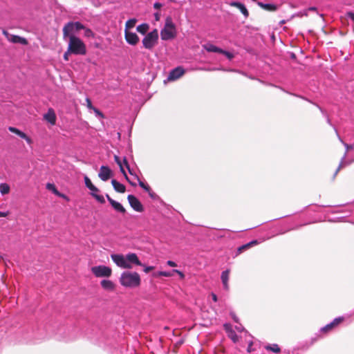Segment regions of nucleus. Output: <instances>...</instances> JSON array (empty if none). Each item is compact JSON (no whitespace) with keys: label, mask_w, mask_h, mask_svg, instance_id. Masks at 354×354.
<instances>
[{"label":"nucleus","mask_w":354,"mask_h":354,"mask_svg":"<svg viewBox=\"0 0 354 354\" xmlns=\"http://www.w3.org/2000/svg\"><path fill=\"white\" fill-rule=\"evenodd\" d=\"M93 111L96 113V115L100 116L101 118L104 117L102 113L99 109L95 108V109H93Z\"/></svg>","instance_id":"nucleus-41"},{"label":"nucleus","mask_w":354,"mask_h":354,"mask_svg":"<svg viewBox=\"0 0 354 354\" xmlns=\"http://www.w3.org/2000/svg\"><path fill=\"white\" fill-rule=\"evenodd\" d=\"M177 31L176 25L170 16L167 17L163 28L160 31V37L162 40L167 41L173 39L176 37Z\"/></svg>","instance_id":"nucleus-3"},{"label":"nucleus","mask_w":354,"mask_h":354,"mask_svg":"<svg viewBox=\"0 0 354 354\" xmlns=\"http://www.w3.org/2000/svg\"><path fill=\"white\" fill-rule=\"evenodd\" d=\"M259 242L257 240H253L245 245H243L237 248L236 257L241 254L242 252H243L245 250L250 248L252 246L258 245Z\"/></svg>","instance_id":"nucleus-18"},{"label":"nucleus","mask_w":354,"mask_h":354,"mask_svg":"<svg viewBox=\"0 0 354 354\" xmlns=\"http://www.w3.org/2000/svg\"><path fill=\"white\" fill-rule=\"evenodd\" d=\"M252 345H253L252 342H250L249 343L248 346V348H247V351H248V353H251V352L253 351V349H252Z\"/></svg>","instance_id":"nucleus-42"},{"label":"nucleus","mask_w":354,"mask_h":354,"mask_svg":"<svg viewBox=\"0 0 354 354\" xmlns=\"http://www.w3.org/2000/svg\"><path fill=\"white\" fill-rule=\"evenodd\" d=\"M2 33L9 41L13 44H21L23 45H27L28 44V41L26 38L10 34L6 30H3Z\"/></svg>","instance_id":"nucleus-8"},{"label":"nucleus","mask_w":354,"mask_h":354,"mask_svg":"<svg viewBox=\"0 0 354 354\" xmlns=\"http://www.w3.org/2000/svg\"><path fill=\"white\" fill-rule=\"evenodd\" d=\"M84 182H85L86 186L88 189L93 185V184L92 183L91 180H90V178L87 176H84Z\"/></svg>","instance_id":"nucleus-34"},{"label":"nucleus","mask_w":354,"mask_h":354,"mask_svg":"<svg viewBox=\"0 0 354 354\" xmlns=\"http://www.w3.org/2000/svg\"><path fill=\"white\" fill-rule=\"evenodd\" d=\"M8 130L10 132H12V133H14L17 134L20 138L24 139L28 144H31L32 143L31 138L30 137H28L25 133H24L21 131H20L19 129H17L15 127H10L8 128Z\"/></svg>","instance_id":"nucleus-15"},{"label":"nucleus","mask_w":354,"mask_h":354,"mask_svg":"<svg viewBox=\"0 0 354 354\" xmlns=\"http://www.w3.org/2000/svg\"><path fill=\"white\" fill-rule=\"evenodd\" d=\"M265 348L267 351H272L274 353H279L281 352L280 347L278 346V344H276L267 345L265 346Z\"/></svg>","instance_id":"nucleus-26"},{"label":"nucleus","mask_w":354,"mask_h":354,"mask_svg":"<svg viewBox=\"0 0 354 354\" xmlns=\"http://www.w3.org/2000/svg\"><path fill=\"white\" fill-rule=\"evenodd\" d=\"M238 330L241 331L243 329L241 327L236 328Z\"/></svg>","instance_id":"nucleus-59"},{"label":"nucleus","mask_w":354,"mask_h":354,"mask_svg":"<svg viewBox=\"0 0 354 354\" xmlns=\"http://www.w3.org/2000/svg\"><path fill=\"white\" fill-rule=\"evenodd\" d=\"M89 189L92 192L91 196L95 198L99 203L101 204H104L105 203V199L103 196L99 195L97 192H100L99 189L96 187L94 185L89 188Z\"/></svg>","instance_id":"nucleus-19"},{"label":"nucleus","mask_w":354,"mask_h":354,"mask_svg":"<svg viewBox=\"0 0 354 354\" xmlns=\"http://www.w3.org/2000/svg\"><path fill=\"white\" fill-rule=\"evenodd\" d=\"M44 118L51 124H55L57 118L55 113L53 109H48V112L46 114H44Z\"/></svg>","instance_id":"nucleus-17"},{"label":"nucleus","mask_w":354,"mask_h":354,"mask_svg":"<svg viewBox=\"0 0 354 354\" xmlns=\"http://www.w3.org/2000/svg\"><path fill=\"white\" fill-rule=\"evenodd\" d=\"M203 47L208 52H214V53H221V52H222L221 48H219L213 44H208L203 46Z\"/></svg>","instance_id":"nucleus-25"},{"label":"nucleus","mask_w":354,"mask_h":354,"mask_svg":"<svg viewBox=\"0 0 354 354\" xmlns=\"http://www.w3.org/2000/svg\"><path fill=\"white\" fill-rule=\"evenodd\" d=\"M129 183L133 186H136V184L133 183V182L129 181Z\"/></svg>","instance_id":"nucleus-58"},{"label":"nucleus","mask_w":354,"mask_h":354,"mask_svg":"<svg viewBox=\"0 0 354 354\" xmlns=\"http://www.w3.org/2000/svg\"><path fill=\"white\" fill-rule=\"evenodd\" d=\"M137 22V19L135 18L130 19L127 21L125 24V29L124 30H129L131 28H133Z\"/></svg>","instance_id":"nucleus-27"},{"label":"nucleus","mask_w":354,"mask_h":354,"mask_svg":"<svg viewBox=\"0 0 354 354\" xmlns=\"http://www.w3.org/2000/svg\"><path fill=\"white\" fill-rule=\"evenodd\" d=\"M230 272V270H226L223 271L221 274L222 283H223V287L225 290L229 289L228 281H229Z\"/></svg>","instance_id":"nucleus-22"},{"label":"nucleus","mask_w":354,"mask_h":354,"mask_svg":"<svg viewBox=\"0 0 354 354\" xmlns=\"http://www.w3.org/2000/svg\"><path fill=\"white\" fill-rule=\"evenodd\" d=\"M308 10H310V11H316L317 10V8L316 7H310L308 8Z\"/></svg>","instance_id":"nucleus-52"},{"label":"nucleus","mask_w":354,"mask_h":354,"mask_svg":"<svg viewBox=\"0 0 354 354\" xmlns=\"http://www.w3.org/2000/svg\"><path fill=\"white\" fill-rule=\"evenodd\" d=\"M228 331V337L234 342H237L239 341V336L232 329H230Z\"/></svg>","instance_id":"nucleus-29"},{"label":"nucleus","mask_w":354,"mask_h":354,"mask_svg":"<svg viewBox=\"0 0 354 354\" xmlns=\"http://www.w3.org/2000/svg\"><path fill=\"white\" fill-rule=\"evenodd\" d=\"M120 170L121 173H122V174H123L124 176H126V172H125V171H124V169L123 166H120Z\"/></svg>","instance_id":"nucleus-50"},{"label":"nucleus","mask_w":354,"mask_h":354,"mask_svg":"<svg viewBox=\"0 0 354 354\" xmlns=\"http://www.w3.org/2000/svg\"><path fill=\"white\" fill-rule=\"evenodd\" d=\"M124 38L129 44L133 46L136 45L139 41V37L136 33L130 32L129 30H124Z\"/></svg>","instance_id":"nucleus-11"},{"label":"nucleus","mask_w":354,"mask_h":354,"mask_svg":"<svg viewBox=\"0 0 354 354\" xmlns=\"http://www.w3.org/2000/svg\"><path fill=\"white\" fill-rule=\"evenodd\" d=\"M232 317L236 322H239L238 318L234 315H233Z\"/></svg>","instance_id":"nucleus-53"},{"label":"nucleus","mask_w":354,"mask_h":354,"mask_svg":"<svg viewBox=\"0 0 354 354\" xmlns=\"http://www.w3.org/2000/svg\"><path fill=\"white\" fill-rule=\"evenodd\" d=\"M158 31L157 29H154L145 35L142 42L145 48L152 50L158 44Z\"/></svg>","instance_id":"nucleus-6"},{"label":"nucleus","mask_w":354,"mask_h":354,"mask_svg":"<svg viewBox=\"0 0 354 354\" xmlns=\"http://www.w3.org/2000/svg\"><path fill=\"white\" fill-rule=\"evenodd\" d=\"M111 258L118 267L124 269H131L133 265L143 266L136 253H129L126 256L113 254Z\"/></svg>","instance_id":"nucleus-1"},{"label":"nucleus","mask_w":354,"mask_h":354,"mask_svg":"<svg viewBox=\"0 0 354 354\" xmlns=\"http://www.w3.org/2000/svg\"><path fill=\"white\" fill-rule=\"evenodd\" d=\"M149 193V195L150 196L151 198H155L157 196L156 194L151 191V189H150V192H148Z\"/></svg>","instance_id":"nucleus-46"},{"label":"nucleus","mask_w":354,"mask_h":354,"mask_svg":"<svg viewBox=\"0 0 354 354\" xmlns=\"http://www.w3.org/2000/svg\"><path fill=\"white\" fill-rule=\"evenodd\" d=\"M221 54H223V55H225V56H227L230 59H232V58H233V57H234V55H233L231 53H230V52H228V51L223 50V49H222V52H221Z\"/></svg>","instance_id":"nucleus-37"},{"label":"nucleus","mask_w":354,"mask_h":354,"mask_svg":"<svg viewBox=\"0 0 354 354\" xmlns=\"http://www.w3.org/2000/svg\"><path fill=\"white\" fill-rule=\"evenodd\" d=\"M185 73L184 68L181 66H178L172 69L168 76V80L170 81L176 80L182 77Z\"/></svg>","instance_id":"nucleus-10"},{"label":"nucleus","mask_w":354,"mask_h":354,"mask_svg":"<svg viewBox=\"0 0 354 354\" xmlns=\"http://www.w3.org/2000/svg\"><path fill=\"white\" fill-rule=\"evenodd\" d=\"M127 169H128V171H129V174H133L132 171L131 170V169H130V167H129V168H127Z\"/></svg>","instance_id":"nucleus-55"},{"label":"nucleus","mask_w":354,"mask_h":354,"mask_svg":"<svg viewBox=\"0 0 354 354\" xmlns=\"http://www.w3.org/2000/svg\"><path fill=\"white\" fill-rule=\"evenodd\" d=\"M156 276H163V277H170L173 276V272H172L161 271V272H158L156 274Z\"/></svg>","instance_id":"nucleus-32"},{"label":"nucleus","mask_w":354,"mask_h":354,"mask_svg":"<svg viewBox=\"0 0 354 354\" xmlns=\"http://www.w3.org/2000/svg\"><path fill=\"white\" fill-rule=\"evenodd\" d=\"M71 54H73L72 52L69 51V49L67 48V50L64 54V59L65 61H68L69 55Z\"/></svg>","instance_id":"nucleus-36"},{"label":"nucleus","mask_w":354,"mask_h":354,"mask_svg":"<svg viewBox=\"0 0 354 354\" xmlns=\"http://www.w3.org/2000/svg\"><path fill=\"white\" fill-rule=\"evenodd\" d=\"M124 176L125 177L126 180H127L129 183V181H131V180L129 179V178H128V176H127V174H126V176Z\"/></svg>","instance_id":"nucleus-57"},{"label":"nucleus","mask_w":354,"mask_h":354,"mask_svg":"<svg viewBox=\"0 0 354 354\" xmlns=\"http://www.w3.org/2000/svg\"><path fill=\"white\" fill-rule=\"evenodd\" d=\"M167 264L168 266H171V267H176V266H177V264L174 261H168L167 262Z\"/></svg>","instance_id":"nucleus-44"},{"label":"nucleus","mask_w":354,"mask_h":354,"mask_svg":"<svg viewBox=\"0 0 354 354\" xmlns=\"http://www.w3.org/2000/svg\"><path fill=\"white\" fill-rule=\"evenodd\" d=\"M57 196L64 198H66V196L64 194H61L59 192V194H57Z\"/></svg>","instance_id":"nucleus-51"},{"label":"nucleus","mask_w":354,"mask_h":354,"mask_svg":"<svg viewBox=\"0 0 354 354\" xmlns=\"http://www.w3.org/2000/svg\"><path fill=\"white\" fill-rule=\"evenodd\" d=\"M86 106L89 109L93 110V109H95V107L92 104V102H91V100H90V98H88V97L86 98Z\"/></svg>","instance_id":"nucleus-35"},{"label":"nucleus","mask_w":354,"mask_h":354,"mask_svg":"<svg viewBox=\"0 0 354 354\" xmlns=\"http://www.w3.org/2000/svg\"><path fill=\"white\" fill-rule=\"evenodd\" d=\"M101 286L106 290L113 291L115 288L114 283L108 279H104L100 282Z\"/></svg>","instance_id":"nucleus-20"},{"label":"nucleus","mask_w":354,"mask_h":354,"mask_svg":"<svg viewBox=\"0 0 354 354\" xmlns=\"http://www.w3.org/2000/svg\"><path fill=\"white\" fill-rule=\"evenodd\" d=\"M111 176L112 171L109 167L104 165L101 166L98 176L102 180L106 181L111 177Z\"/></svg>","instance_id":"nucleus-12"},{"label":"nucleus","mask_w":354,"mask_h":354,"mask_svg":"<svg viewBox=\"0 0 354 354\" xmlns=\"http://www.w3.org/2000/svg\"><path fill=\"white\" fill-rule=\"evenodd\" d=\"M344 320V318L343 317H339L335 318L331 323L326 325L324 327L322 328V331L323 333H328L333 330L335 327L337 326L339 324H340Z\"/></svg>","instance_id":"nucleus-13"},{"label":"nucleus","mask_w":354,"mask_h":354,"mask_svg":"<svg viewBox=\"0 0 354 354\" xmlns=\"http://www.w3.org/2000/svg\"><path fill=\"white\" fill-rule=\"evenodd\" d=\"M281 24H285V21H284V20L281 21Z\"/></svg>","instance_id":"nucleus-60"},{"label":"nucleus","mask_w":354,"mask_h":354,"mask_svg":"<svg viewBox=\"0 0 354 354\" xmlns=\"http://www.w3.org/2000/svg\"><path fill=\"white\" fill-rule=\"evenodd\" d=\"M136 178L138 179V184L139 185L143 188L145 191H147V192H150V187L146 184H145L142 180H140V178L136 176Z\"/></svg>","instance_id":"nucleus-31"},{"label":"nucleus","mask_w":354,"mask_h":354,"mask_svg":"<svg viewBox=\"0 0 354 354\" xmlns=\"http://www.w3.org/2000/svg\"><path fill=\"white\" fill-rule=\"evenodd\" d=\"M111 184L114 188V189L119 193H124L126 191V187L123 184H121L115 179H113L111 180Z\"/></svg>","instance_id":"nucleus-21"},{"label":"nucleus","mask_w":354,"mask_h":354,"mask_svg":"<svg viewBox=\"0 0 354 354\" xmlns=\"http://www.w3.org/2000/svg\"><path fill=\"white\" fill-rule=\"evenodd\" d=\"M69 51L77 55H85L86 54V46L79 37L71 35L68 45Z\"/></svg>","instance_id":"nucleus-4"},{"label":"nucleus","mask_w":354,"mask_h":354,"mask_svg":"<svg viewBox=\"0 0 354 354\" xmlns=\"http://www.w3.org/2000/svg\"><path fill=\"white\" fill-rule=\"evenodd\" d=\"M212 297L214 301H217L218 298L217 296L214 293H212Z\"/></svg>","instance_id":"nucleus-49"},{"label":"nucleus","mask_w":354,"mask_h":354,"mask_svg":"<svg viewBox=\"0 0 354 354\" xmlns=\"http://www.w3.org/2000/svg\"><path fill=\"white\" fill-rule=\"evenodd\" d=\"M114 160H115V162L118 164V165L119 167L122 166V161H121V160H120L119 156L115 155L114 156Z\"/></svg>","instance_id":"nucleus-38"},{"label":"nucleus","mask_w":354,"mask_h":354,"mask_svg":"<svg viewBox=\"0 0 354 354\" xmlns=\"http://www.w3.org/2000/svg\"><path fill=\"white\" fill-rule=\"evenodd\" d=\"M257 4L259 7L268 11L274 12L277 10V6L274 4L263 3L262 2H258Z\"/></svg>","instance_id":"nucleus-23"},{"label":"nucleus","mask_w":354,"mask_h":354,"mask_svg":"<svg viewBox=\"0 0 354 354\" xmlns=\"http://www.w3.org/2000/svg\"><path fill=\"white\" fill-rule=\"evenodd\" d=\"M10 188L8 184L7 183H1L0 184V192L1 194L5 195L8 194L10 192Z\"/></svg>","instance_id":"nucleus-28"},{"label":"nucleus","mask_w":354,"mask_h":354,"mask_svg":"<svg viewBox=\"0 0 354 354\" xmlns=\"http://www.w3.org/2000/svg\"><path fill=\"white\" fill-rule=\"evenodd\" d=\"M46 187L47 189L52 191L55 195L59 194V191L54 184L48 183L46 184Z\"/></svg>","instance_id":"nucleus-30"},{"label":"nucleus","mask_w":354,"mask_h":354,"mask_svg":"<svg viewBox=\"0 0 354 354\" xmlns=\"http://www.w3.org/2000/svg\"><path fill=\"white\" fill-rule=\"evenodd\" d=\"M230 5L232 7H235L240 10L241 13L244 15L245 18L249 17V12L244 4L237 1H232L230 3Z\"/></svg>","instance_id":"nucleus-16"},{"label":"nucleus","mask_w":354,"mask_h":354,"mask_svg":"<svg viewBox=\"0 0 354 354\" xmlns=\"http://www.w3.org/2000/svg\"><path fill=\"white\" fill-rule=\"evenodd\" d=\"M124 176L125 177L126 180H127L129 183V181H131V180L129 179V178H128V176H127V174H126V176Z\"/></svg>","instance_id":"nucleus-56"},{"label":"nucleus","mask_w":354,"mask_h":354,"mask_svg":"<svg viewBox=\"0 0 354 354\" xmlns=\"http://www.w3.org/2000/svg\"><path fill=\"white\" fill-rule=\"evenodd\" d=\"M84 36L86 37H94V33L90 28H85L84 29Z\"/></svg>","instance_id":"nucleus-33"},{"label":"nucleus","mask_w":354,"mask_h":354,"mask_svg":"<svg viewBox=\"0 0 354 354\" xmlns=\"http://www.w3.org/2000/svg\"><path fill=\"white\" fill-rule=\"evenodd\" d=\"M172 272L177 273L179 275V277H180V279H182L185 278V274L181 271H180L178 270H174L172 271Z\"/></svg>","instance_id":"nucleus-39"},{"label":"nucleus","mask_w":354,"mask_h":354,"mask_svg":"<svg viewBox=\"0 0 354 354\" xmlns=\"http://www.w3.org/2000/svg\"><path fill=\"white\" fill-rule=\"evenodd\" d=\"M91 270L96 277H109L112 274V269L106 266H93Z\"/></svg>","instance_id":"nucleus-7"},{"label":"nucleus","mask_w":354,"mask_h":354,"mask_svg":"<svg viewBox=\"0 0 354 354\" xmlns=\"http://www.w3.org/2000/svg\"><path fill=\"white\" fill-rule=\"evenodd\" d=\"M154 17H155V19L156 21H160V14L159 12H156L154 14Z\"/></svg>","instance_id":"nucleus-45"},{"label":"nucleus","mask_w":354,"mask_h":354,"mask_svg":"<svg viewBox=\"0 0 354 354\" xmlns=\"http://www.w3.org/2000/svg\"><path fill=\"white\" fill-rule=\"evenodd\" d=\"M153 269H154L153 266H145L144 272L146 273H148L150 271L153 270Z\"/></svg>","instance_id":"nucleus-40"},{"label":"nucleus","mask_w":354,"mask_h":354,"mask_svg":"<svg viewBox=\"0 0 354 354\" xmlns=\"http://www.w3.org/2000/svg\"><path fill=\"white\" fill-rule=\"evenodd\" d=\"M346 146L347 149H352V148H353V147H352V146L348 145H346Z\"/></svg>","instance_id":"nucleus-54"},{"label":"nucleus","mask_w":354,"mask_h":354,"mask_svg":"<svg viewBox=\"0 0 354 354\" xmlns=\"http://www.w3.org/2000/svg\"><path fill=\"white\" fill-rule=\"evenodd\" d=\"M106 197L108 200V201L110 203L111 206L118 212H120L122 214L126 213L125 208L118 202L114 201L113 198H111L109 194H106Z\"/></svg>","instance_id":"nucleus-14"},{"label":"nucleus","mask_w":354,"mask_h":354,"mask_svg":"<svg viewBox=\"0 0 354 354\" xmlns=\"http://www.w3.org/2000/svg\"><path fill=\"white\" fill-rule=\"evenodd\" d=\"M123 162H124V164L125 165L126 167H127V168H129V163H128V162H127V158H126L125 157H124V159H123Z\"/></svg>","instance_id":"nucleus-48"},{"label":"nucleus","mask_w":354,"mask_h":354,"mask_svg":"<svg viewBox=\"0 0 354 354\" xmlns=\"http://www.w3.org/2000/svg\"><path fill=\"white\" fill-rule=\"evenodd\" d=\"M127 199L129 205L135 211L138 212H142L144 211L143 205L135 196L129 195Z\"/></svg>","instance_id":"nucleus-9"},{"label":"nucleus","mask_w":354,"mask_h":354,"mask_svg":"<svg viewBox=\"0 0 354 354\" xmlns=\"http://www.w3.org/2000/svg\"><path fill=\"white\" fill-rule=\"evenodd\" d=\"M8 215V212H0V217H6Z\"/></svg>","instance_id":"nucleus-47"},{"label":"nucleus","mask_w":354,"mask_h":354,"mask_svg":"<svg viewBox=\"0 0 354 354\" xmlns=\"http://www.w3.org/2000/svg\"><path fill=\"white\" fill-rule=\"evenodd\" d=\"M161 7H162V4H161L160 3H159V2H156V3L153 4V8H154L155 9L158 10V9L161 8Z\"/></svg>","instance_id":"nucleus-43"},{"label":"nucleus","mask_w":354,"mask_h":354,"mask_svg":"<svg viewBox=\"0 0 354 354\" xmlns=\"http://www.w3.org/2000/svg\"><path fill=\"white\" fill-rule=\"evenodd\" d=\"M120 283L128 288H135L140 286L141 279L140 274L136 272H123L119 279Z\"/></svg>","instance_id":"nucleus-2"},{"label":"nucleus","mask_w":354,"mask_h":354,"mask_svg":"<svg viewBox=\"0 0 354 354\" xmlns=\"http://www.w3.org/2000/svg\"><path fill=\"white\" fill-rule=\"evenodd\" d=\"M149 29V26L148 24L144 23L138 26H137L136 30L138 32H140L142 35H147V31Z\"/></svg>","instance_id":"nucleus-24"},{"label":"nucleus","mask_w":354,"mask_h":354,"mask_svg":"<svg viewBox=\"0 0 354 354\" xmlns=\"http://www.w3.org/2000/svg\"><path fill=\"white\" fill-rule=\"evenodd\" d=\"M84 28L85 26L79 21L68 22L66 24L63 28V38L66 39L68 37L70 39L71 35H74L75 33Z\"/></svg>","instance_id":"nucleus-5"}]
</instances>
